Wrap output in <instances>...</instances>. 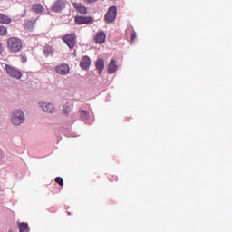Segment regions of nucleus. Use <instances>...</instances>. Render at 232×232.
Wrapping results in <instances>:
<instances>
[{
	"mask_svg": "<svg viewBox=\"0 0 232 232\" xmlns=\"http://www.w3.org/2000/svg\"><path fill=\"white\" fill-rule=\"evenodd\" d=\"M7 48L11 53H17L23 48V42L19 38L10 37L7 40Z\"/></svg>",
	"mask_w": 232,
	"mask_h": 232,
	"instance_id": "obj_1",
	"label": "nucleus"
},
{
	"mask_svg": "<svg viewBox=\"0 0 232 232\" xmlns=\"http://www.w3.org/2000/svg\"><path fill=\"white\" fill-rule=\"evenodd\" d=\"M11 122L14 126H21L24 122V112L21 110H15L11 116Z\"/></svg>",
	"mask_w": 232,
	"mask_h": 232,
	"instance_id": "obj_2",
	"label": "nucleus"
},
{
	"mask_svg": "<svg viewBox=\"0 0 232 232\" xmlns=\"http://www.w3.org/2000/svg\"><path fill=\"white\" fill-rule=\"evenodd\" d=\"M63 41L65 43L68 48H70V50H73L77 44V36L75 34H69L63 36Z\"/></svg>",
	"mask_w": 232,
	"mask_h": 232,
	"instance_id": "obj_3",
	"label": "nucleus"
},
{
	"mask_svg": "<svg viewBox=\"0 0 232 232\" xmlns=\"http://www.w3.org/2000/svg\"><path fill=\"white\" fill-rule=\"evenodd\" d=\"M5 71L13 79H21L23 77V72L14 66L6 64Z\"/></svg>",
	"mask_w": 232,
	"mask_h": 232,
	"instance_id": "obj_4",
	"label": "nucleus"
},
{
	"mask_svg": "<svg viewBox=\"0 0 232 232\" xmlns=\"http://www.w3.org/2000/svg\"><path fill=\"white\" fill-rule=\"evenodd\" d=\"M117 19V7L111 6L105 14V23H113Z\"/></svg>",
	"mask_w": 232,
	"mask_h": 232,
	"instance_id": "obj_5",
	"label": "nucleus"
},
{
	"mask_svg": "<svg viewBox=\"0 0 232 232\" xmlns=\"http://www.w3.org/2000/svg\"><path fill=\"white\" fill-rule=\"evenodd\" d=\"M54 70L59 75H68V73H70V65L67 63H61L56 65Z\"/></svg>",
	"mask_w": 232,
	"mask_h": 232,
	"instance_id": "obj_6",
	"label": "nucleus"
},
{
	"mask_svg": "<svg viewBox=\"0 0 232 232\" xmlns=\"http://www.w3.org/2000/svg\"><path fill=\"white\" fill-rule=\"evenodd\" d=\"M65 7L66 2H64V0H57L53 4L52 10L53 12L59 13L64 10Z\"/></svg>",
	"mask_w": 232,
	"mask_h": 232,
	"instance_id": "obj_7",
	"label": "nucleus"
},
{
	"mask_svg": "<svg viewBox=\"0 0 232 232\" xmlns=\"http://www.w3.org/2000/svg\"><path fill=\"white\" fill-rule=\"evenodd\" d=\"M76 24H89V23H93V18L87 16H76L74 18Z\"/></svg>",
	"mask_w": 232,
	"mask_h": 232,
	"instance_id": "obj_8",
	"label": "nucleus"
},
{
	"mask_svg": "<svg viewBox=\"0 0 232 232\" xmlns=\"http://www.w3.org/2000/svg\"><path fill=\"white\" fill-rule=\"evenodd\" d=\"M40 106L44 111L46 113H53L55 111V108L53 107V104L43 102L40 103Z\"/></svg>",
	"mask_w": 232,
	"mask_h": 232,
	"instance_id": "obj_9",
	"label": "nucleus"
},
{
	"mask_svg": "<svg viewBox=\"0 0 232 232\" xmlns=\"http://www.w3.org/2000/svg\"><path fill=\"white\" fill-rule=\"evenodd\" d=\"M92 64V60L88 56H83L80 62V66L82 70H90Z\"/></svg>",
	"mask_w": 232,
	"mask_h": 232,
	"instance_id": "obj_10",
	"label": "nucleus"
},
{
	"mask_svg": "<svg viewBox=\"0 0 232 232\" xmlns=\"http://www.w3.org/2000/svg\"><path fill=\"white\" fill-rule=\"evenodd\" d=\"M72 6L79 14H82V15H86L88 14V9H86V6L81 3H73Z\"/></svg>",
	"mask_w": 232,
	"mask_h": 232,
	"instance_id": "obj_11",
	"label": "nucleus"
},
{
	"mask_svg": "<svg viewBox=\"0 0 232 232\" xmlns=\"http://www.w3.org/2000/svg\"><path fill=\"white\" fill-rule=\"evenodd\" d=\"M94 39H95L96 44H104L106 41V34H104V32L102 31H100L96 34V36Z\"/></svg>",
	"mask_w": 232,
	"mask_h": 232,
	"instance_id": "obj_12",
	"label": "nucleus"
},
{
	"mask_svg": "<svg viewBox=\"0 0 232 232\" xmlns=\"http://www.w3.org/2000/svg\"><path fill=\"white\" fill-rule=\"evenodd\" d=\"M32 12L37 14L38 15L44 14V6L42 4H34L32 5Z\"/></svg>",
	"mask_w": 232,
	"mask_h": 232,
	"instance_id": "obj_13",
	"label": "nucleus"
},
{
	"mask_svg": "<svg viewBox=\"0 0 232 232\" xmlns=\"http://www.w3.org/2000/svg\"><path fill=\"white\" fill-rule=\"evenodd\" d=\"M43 52L45 57H53V53H55V50L50 45L44 46Z\"/></svg>",
	"mask_w": 232,
	"mask_h": 232,
	"instance_id": "obj_14",
	"label": "nucleus"
},
{
	"mask_svg": "<svg viewBox=\"0 0 232 232\" xmlns=\"http://www.w3.org/2000/svg\"><path fill=\"white\" fill-rule=\"evenodd\" d=\"M99 75H102V70H104V59L99 58L95 63Z\"/></svg>",
	"mask_w": 232,
	"mask_h": 232,
	"instance_id": "obj_15",
	"label": "nucleus"
},
{
	"mask_svg": "<svg viewBox=\"0 0 232 232\" xmlns=\"http://www.w3.org/2000/svg\"><path fill=\"white\" fill-rule=\"evenodd\" d=\"M117 72V63L114 59L111 60L109 66H108V73H115Z\"/></svg>",
	"mask_w": 232,
	"mask_h": 232,
	"instance_id": "obj_16",
	"label": "nucleus"
},
{
	"mask_svg": "<svg viewBox=\"0 0 232 232\" xmlns=\"http://www.w3.org/2000/svg\"><path fill=\"white\" fill-rule=\"evenodd\" d=\"M12 23V18H10L8 15L0 14V24H10Z\"/></svg>",
	"mask_w": 232,
	"mask_h": 232,
	"instance_id": "obj_17",
	"label": "nucleus"
},
{
	"mask_svg": "<svg viewBox=\"0 0 232 232\" xmlns=\"http://www.w3.org/2000/svg\"><path fill=\"white\" fill-rule=\"evenodd\" d=\"M26 230H28V223H20L19 224V231L25 232Z\"/></svg>",
	"mask_w": 232,
	"mask_h": 232,
	"instance_id": "obj_18",
	"label": "nucleus"
},
{
	"mask_svg": "<svg viewBox=\"0 0 232 232\" xmlns=\"http://www.w3.org/2000/svg\"><path fill=\"white\" fill-rule=\"evenodd\" d=\"M8 34V29L3 25H0V35L5 36Z\"/></svg>",
	"mask_w": 232,
	"mask_h": 232,
	"instance_id": "obj_19",
	"label": "nucleus"
},
{
	"mask_svg": "<svg viewBox=\"0 0 232 232\" xmlns=\"http://www.w3.org/2000/svg\"><path fill=\"white\" fill-rule=\"evenodd\" d=\"M81 117L84 121H88L90 119V115L88 114V112H86L84 111H81Z\"/></svg>",
	"mask_w": 232,
	"mask_h": 232,
	"instance_id": "obj_20",
	"label": "nucleus"
},
{
	"mask_svg": "<svg viewBox=\"0 0 232 232\" xmlns=\"http://www.w3.org/2000/svg\"><path fill=\"white\" fill-rule=\"evenodd\" d=\"M55 182L59 184V186H64V181L63 180V178L57 177L55 178Z\"/></svg>",
	"mask_w": 232,
	"mask_h": 232,
	"instance_id": "obj_21",
	"label": "nucleus"
},
{
	"mask_svg": "<svg viewBox=\"0 0 232 232\" xmlns=\"http://www.w3.org/2000/svg\"><path fill=\"white\" fill-rule=\"evenodd\" d=\"M135 39H137V33H135V31H131L130 43H133Z\"/></svg>",
	"mask_w": 232,
	"mask_h": 232,
	"instance_id": "obj_22",
	"label": "nucleus"
},
{
	"mask_svg": "<svg viewBox=\"0 0 232 232\" xmlns=\"http://www.w3.org/2000/svg\"><path fill=\"white\" fill-rule=\"evenodd\" d=\"M63 113L65 115H68V113H70V106L68 105L63 106Z\"/></svg>",
	"mask_w": 232,
	"mask_h": 232,
	"instance_id": "obj_23",
	"label": "nucleus"
},
{
	"mask_svg": "<svg viewBox=\"0 0 232 232\" xmlns=\"http://www.w3.org/2000/svg\"><path fill=\"white\" fill-rule=\"evenodd\" d=\"M86 5H92V3H97L99 0H83Z\"/></svg>",
	"mask_w": 232,
	"mask_h": 232,
	"instance_id": "obj_24",
	"label": "nucleus"
},
{
	"mask_svg": "<svg viewBox=\"0 0 232 232\" xmlns=\"http://www.w3.org/2000/svg\"><path fill=\"white\" fill-rule=\"evenodd\" d=\"M4 51H5V48L3 47V44L0 42V55H3Z\"/></svg>",
	"mask_w": 232,
	"mask_h": 232,
	"instance_id": "obj_25",
	"label": "nucleus"
},
{
	"mask_svg": "<svg viewBox=\"0 0 232 232\" xmlns=\"http://www.w3.org/2000/svg\"><path fill=\"white\" fill-rule=\"evenodd\" d=\"M37 23V20H31L28 22V24H35Z\"/></svg>",
	"mask_w": 232,
	"mask_h": 232,
	"instance_id": "obj_26",
	"label": "nucleus"
},
{
	"mask_svg": "<svg viewBox=\"0 0 232 232\" xmlns=\"http://www.w3.org/2000/svg\"><path fill=\"white\" fill-rule=\"evenodd\" d=\"M22 63H26L27 59L26 56H21Z\"/></svg>",
	"mask_w": 232,
	"mask_h": 232,
	"instance_id": "obj_27",
	"label": "nucleus"
}]
</instances>
